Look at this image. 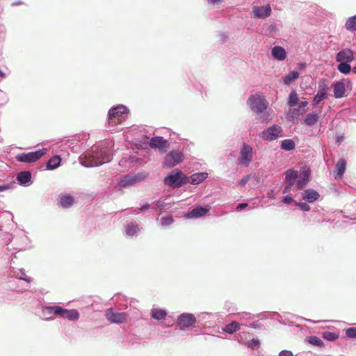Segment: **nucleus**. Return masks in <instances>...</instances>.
<instances>
[{
	"instance_id": "f257e3e1",
	"label": "nucleus",
	"mask_w": 356,
	"mask_h": 356,
	"mask_svg": "<svg viewBox=\"0 0 356 356\" xmlns=\"http://www.w3.org/2000/svg\"><path fill=\"white\" fill-rule=\"evenodd\" d=\"M111 151L107 147H92V152L85 156L83 164L86 167L98 166L111 160Z\"/></svg>"
},
{
	"instance_id": "f03ea898",
	"label": "nucleus",
	"mask_w": 356,
	"mask_h": 356,
	"mask_svg": "<svg viewBox=\"0 0 356 356\" xmlns=\"http://www.w3.org/2000/svg\"><path fill=\"white\" fill-rule=\"evenodd\" d=\"M247 103L254 113L261 115L260 118L262 122L271 119L270 113L266 111L268 103L264 97L257 94L251 95Z\"/></svg>"
},
{
	"instance_id": "7ed1b4c3",
	"label": "nucleus",
	"mask_w": 356,
	"mask_h": 356,
	"mask_svg": "<svg viewBox=\"0 0 356 356\" xmlns=\"http://www.w3.org/2000/svg\"><path fill=\"white\" fill-rule=\"evenodd\" d=\"M187 183V177L181 170L175 169L165 177L164 184L172 188H179Z\"/></svg>"
},
{
	"instance_id": "20e7f679",
	"label": "nucleus",
	"mask_w": 356,
	"mask_h": 356,
	"mask_svg": "<svg viewBox=\"0 0 356 356\" xmlns=\"http://www.w3.org/2000/svg\"><path fill=\"white\" fill-rule=\"evenodd\" d=\"M127 113V108L122 105L111 108L108 111V122L112 125H117L124 120V115Z\"/></svg>"
},
{
	"instance_id": "39448f33",
	"label": "nucleus",
	"mask_w": 356,
	"mask_h": 356,
	"mask_svg": "<svg viewBox=\"0 0 356 356\" xmlns=\"http://www.w3.org/2000/svg\"><path fill=\"white\" fill-rule=\"evenodd\" d=\"M47 309L54 314L70 321L78 320L79 318V314L76 309H67L60 306H51L48 307Z\"/></svg>"
},
{
	"instance_id": "423d86ee",
	"label": "nucleus",
	"mask_w": 356,
	"mask_h": 356,
	"mask_svg": "<svg viewBox=\"0 0 356 356\" xmlns=\"http://www.w3.org/2000/svg\"><path fill=\"white\" fill-rule=\"evenodd\" d=\"M184 154L178 150H173L166 154L163 165L166 168H172L184 160Z\"/></svg>"
},
{
	"instance_id": "0eeeda50",
	"label": "nucleus",
	"mask_w": 356,
	"mask_h": 356,
	"mask_svg": "<svg viewBox=\"0 0 356 356\" xmlns=\"http://www.w3.org/2000/svg\"><path fill=\"white\" fill-rule=\"evenodd\" d=\"M350 85V81L348 79H343L334 82L332 85L334 97L336 99H341L347 96L346 88Z\"/></svg>"
},
{
	"instance_id": "6e6552de",
	"label": "nucleus",
	"mask_w": 356,
	"mask_h": 356,
	"mask_svg": "<svg viewBox=\"0 0 356 356\" xmlns=\"http://www.w3.org/2000/svg\"><path fill=\"white\" fill-rule=\"evenodd\" d=\"M253 159V149L252 147L243 143L241 149L240 150V156L238 158V163L244 167H248Z\"/></svg>"
},
{
	"instance_id": "1a4fd4ad",
	"label": "nucleus",
	"mask_w": 356,
	"mask_h": 356,
	"mask_svg": "<svg viewBox=\"0 0 356 356\" xmlns=\"http://www.w3.org/2000/svg\"><path fill=\"white\" fill-rule=\"evenodd\" d=\"M105 316L110 323L120 324L127 321L128 314L126 312H115L113 308H109L106 311Z\"/></svg>"
},
{
	"instance_id": "9d476101",
	"label": "nucleus",
	"mask_w": 356,
	"mask_h": 356,
	"mask_svg": "<svg viewBox=\"0 0 356 356\" xmlns=\"http://www.w3.org/2000/svg\"><path fill=\"white\" fill-rule=\"evenodd\" d=\"M46 149H39L35 152L22 153L17 156V160L21 162L32 163L41 158L46 152Z\"/></svg>"
},
{
	"instance_id": "9b49d317",
	"label": "nucleus",
	"mask_w": 356,
	"mask_h": 356,
	"mask_svg": "<svg viewBox=\"0 0 356 356\" xmlns=\"http://www.w3.org/2000/svg\"><path fill=\"white\" fill-rule=\"evenodd\" d=\"M282 128L277 125H273L266 130L262 131L261 136L266 140L272 141L282 136Z\"/></svg>"
},
{
	"instance_id": "f8f14e48",
	"label": "nucleus",
	"mask_w": 356,
	"mask_h": 356,
	"mask_svg": "<svg viewBox=\"0 0 356 356\" xmlns=\"http://www.w3.org/2000/svg\"><path fill=\"white\" fill-rule=\"evenodd\" d=\"M149 146L152 148H158L163 152H166L169 148V143L163 137L156 136L151 139Z\"/></svg>"
},
{
	"instance_id": "ddd939ff",
	"label": "nucleus",
	"mask_w": 356,
	"mask_h": 356,
	"mask_svg": "<svg viewBox=\"0 0 356 356\" xmlns=\"http://www.w3.org/2000/svg\"><path fill=\"white\" fill-rule=\"evenodd\" d=\"M336 60L338 63H351L354 60V53L350 49H343L339 51L336 56Z\"/></svg>"
},
{
	"instance_id": "4468645a",
	"label": "nucleus",
	"mask_w": 356,
	"mask_h": 356,
	"mask_svg": "<svg viewBox=\"0 0 356 356\" xmlns=\"http://www.w3.org/2000/svg\"><path fill=\"white\" fill-rule=\"evenodd\" d=\"M144 177L141 175H126L121 179L119 185L123 188H127L136 184L143 180Z\"/></svg>"
},
{
	"instance_id": "2eb2a0df",
	"label": "nucleus",
	"mask_w": 356,
	"mask_h": 356,
	"mask_svg": "<svg viewBox=\"0 0 356 356\" xmlns=\"http://www.w3.org/2000/svg\"><path fill=\"white\" fill-rule=\"evenodd\" d=\"M195 321L196 319L193 314H183L179 316L177 323L179 327L183 329L184 327H188L192 325L195 323Z\"/></svg>"
},
{
	"instance_id": "dca6fc26",
	"label": "nucleus",
	"mask_w": 356,
	"mask_h": 356,
	"mask_svg": "<svg viewBox=\"0 0 356 356\" xmlns=\"http://www.w3.org/2000/svg\"><path fill=\"white\" fill-rule=\"evenodd\" d=\"M298 177V172L293 170H288L286 172V186L284 187V193L289 192L292 186L295 184Z\"/></svg>"
},
{
	"instance_id": "f3484780",
	"label": "nucleus",
	"mask_w": 356,
	"mask_h": 356,
	"mask_svg": "<svg viewBox=\"0 0 356 356\" xmlns=\"http://www.w3.org/2000/svg\"><path fill=\"white\" fill-rule=\"evenodd\" d=\"M209 211L207 207H197L192 211L188 212L185 217L188 218H197L205 216Z\"/></svg>"
},
{
	"instance_id": "a211bd4d",
	"label": "nucleus",
	"mask_w": 356,
	"mask_h": 356,
	"mask_svg": "<svg viewBox=\"0 0 356 356\" xmlns=\"http://www.w3.org/2000/svg\"><path fill=\"white\" fill-rule=\"evenodd\" d=\"M208 177L207 172H198L193 174L190 177H187V183H190L193 185H197L204 181Z\"/></svg>"
},
{
	"instance_id": "6ab92c4d",
	"label": "nucleus",
	"mask_w": 356,
	"mask_h": 356,
	"mask_svg": "<svg viewBox=\"0 0 356 356\" xmlns=\"http://www.w3.org/2000/svg\"><path fill=\"white\" fill-rule=\"evenodd\" d=\"M253 13L254 15L259 18H264L270 15L271 8L270 5H266L261 7H254L253 9Z\"/></svg>"
},
{
	"instance_id": "aec40b11",
	"label": "nucleus",
	"mask_w": 356,
	"mask_h": 356,
	"mask_svg": "<svg viewBox=\"0 0 356 356\" xmlns=\"http://www.w3.org/2000/svg\"><path fill=\"white\" fill-rule=\"evenodd\" d=\"M271 54L273 57L278 60H284L286 57V52L281 46L274 47L272 49Z\"/></svg>"
},
{
	"instance_id": "412c9836",
	"label": "nucleus",
	"mask_w": 356,
	"mask_h": 356,
	"mask_svg": "<svg viewBox=\"0 0 356 356\" xmlns=\"http://www.w3.org/2000/svg\"><path fill=\"white\" fill-rule=\"evenodd\" d=\"M319 193L314 189L305 190L303 193L302 199L309 202H314L319 198Z\"/></svg>"
},
{
	"instance_id": "4be33fe9",
	"label": "nucleus",
	"mask_w": 356,
	"mask_h": 356,
	"mask_svg": "<svg viewBox=\"0 0 356 356\" xmlns=\"http://www.w3.org/2000/svg\"><path fill=\"white\" fill-rule=\"evenodd\" d=\"M59 200L60 206L63 208H68L74 204V197L69 194H60Z\"/></svg>"
},
{
	"instance_id": "5701e85b",
	"label": "nucleus",
	"mask_w": 356,
	"mask_h": 356,
	"mask_svg": "<svg viewBox=\"0 0 356 356\" xmlns=\"http://www.w3.org/2000/svg\"><path fill=\"white\" fill-rule=\"evenodd\" d=\"M346 162L343 159H341L338 161L335 165L334 173L335 177H341L346 170Z\"/></svg>"
},
{
	"instance_id": "b1692460",
	"label": "nucleus",
	"mask_w": 356,
	"mask_h": 356,
	"mask_svg": "<svg viewBox=\"0 0 356 356\" xmlns=\"http://www.w3.org/2000/svg\"><path fill=\"white\" fill-rule=\"evenodd\" d=\"M309 172H304L300 174V179L297 181L296 184V190H300L305 187L307 182L309 181Z\"/></svg>"
},
{
	"instance_id": "393cba45",
	"label": "nucleus",
	"mask_w": 356,
	"mask_h": 356,
	"mask_svg": "<svg viewBox=\"0 0 356 356\" xmlns=\"http://www.w3.org/2000/svg\"><path fill=\"white\" fill-rule=\"evenodd\" d=\"M31 175L29 171H22L17 174V179L21 184H26L31 181Z\"/></svg>"
},
{
	"instance_id": "a878e982",
	"label": "nucleus",
	"mask_w": 356,
	"mask_h": 356,
	"mask_svg": "<svg viewBox=\"0 0 356 356\" xmlns=\"http://www.w3.org/2000/svg\"><path fill=\"white\" fill-rule=\"evenodd\" d=\"M60 158L58 156H54L51 157L47 163V168L53 170L56 168L60 163Z\"/></svg>"
},
{
	"instance_id": "bb28decb",
	"label": "nucleus",
	"mask_w": 356,
	"mask_h": 356,
	"mask_svg": "<svg viewBox=\"0 0 356 356\" xmlns=\"http://www.w3.org/2000/svg\"><path fill=\"white\" fill-rule=\"evenodd\" d=\"M299 73L296 71H293L284 78V84L289 86L292 82H293L296 79H297L299 77Z\"/></svg>"
},
{
	"instance_id": "cd10ccee",
	"label": "nucleus",
	"mask_w": 356,
	"mask_h": 356,
	"mask_svg": "<svg viewBox=\"0 0 356 356\" xmlns=\"http://www.w3.org/2000/svg\"><path fill=\"white\" fill-rule=\"evenodd\" d=\"M319 119V116L316 113H309L305 119V123L307 125L311 126L315 124Z\"/></svg>"
},
{
	"instance_id": "c85d7f7f",
	"label": "nucleus",
	"mask_w": 356,
	"mask_h": 356,
	"mask_svg": "<svg viewBox=\"0 0 356 356\" xmlns=\"http://www.w3.org/2000/svg\"><path fill=\"white\" fill-rule=\"evenodd\" d=\"M296 144L293 140L285 139L281 143V148L282 149L290 151L295 149Z\"/></svg>"
},
{
	"instance_id": "c756f323",
	"label": "nucleus",
	"mask_w": 356,
	"mask_h": 356,
	"mask_svg": "<svg viewBox=\"0 0 356 356\" xmlns=\"http://www.w3.org/2000/svg\"><path fill=\"white\" fill-rule=\"evenodd\" d=\"M167 313L163 309H154L152 311V317L156 320H161L165 318Z\"/></svg>"
},
{
	"instance_id": "7c9ffc66",
	"label": "nucleus",
	"mask_w": 356,
	"mask_h": 356,
	"mask_svg": "<svg viewBox=\"0 0 356 356\" xmlns=\"http://www.w3.org/2000/svg\"><path fill=\"white\" fill-rule=\"evenodd\" d=\"M240 328V325L236 321H232V323L227 325L224 329V330L229 333L232 334L236 331L238 330Z\"/></svg>"
},
{
	"instance_id": "2f4dec72",
	"label": "nucleus",
	"mask_w": 356,
	"mask_h": 356,
	"mask_svg": "<svg viewBox=\"0 0 356 356\" xmlns=\"http://www.w3.org/2000/svg\"><path fill=\"white\" fill-rule=\"evenodd\" d=\"M348 63H349L346 62L340 63L337 66V70L340 72L345 74L350 73V72L351 71V67Z\"/></svg>"
},
{
	"instance_id": "473e14b6",
	"label": "nucleus",
	"mask_w": 356,
	"mask_h": 356,
	"mask_svg": "<svg viewBox=\"0 0 356 356\" xmlns=\"http://www.w3.org/2000/svg\"><path fill=\"white\" fill-rule=\"evenodd\" d=\"M323 337L330 341H334L339 338V334L335 332L326 331L323 332Z\"/></svg>"
},
{
	"instance_id": "72a5a7b5",
	"label": "nucleus",
	"mask_w": 356,
	"mask_h": 356,
	"mask_svg": "<svg viewBox=\"0 0 356 356\" xmlns=\"http://www.w3.org/2000/svg\"><path fill=\"white\" fill-rule=\"evenodd\" d=\"M298 100H299V99H298V94L295 91L291 92L289 95L288 104L290 106H294L298 104Z\"/></svg>"
},
{
	"instance_id": "f704fd0d",
	"label": "nucleus",
	"mask_w": 356,
	"mask_h": 356,
	"mask_svg": "<svg viewBox=\"0 0 356 356\" xmlns=\"http://www.w3.org/2000/svg\"><path fill=\"white\" fill-rule=\"evenodd\" d=\"M308 341L311 344H312L314 346H319V347H322L324 345L323 341L319 337H316V336L309 337Z\"/></svg>"
},
{
	"instance_id": "c9c22d12",
	"label": "nucleus",
	"mask_w": 356,
	"mask_h": 356,
	"mask_svg": "<svg viewBox=\"0 0 356 356\" xmlns=\"http://www.w3.org/2000/svg\"><path fill=\"white\" fill-rule=\"evenodd\" d=\"M247 346L252 350L260 347V341L258 338L252 339L247 343Z\"/></svg>"
},
{
	"instance_id": "e433bc0d",
	"label": "nucleus",
	"mask_w": 356,
	"mask_h": 356,
	"mask_svg": "<svg viewBox=\"0 0 356 356\" xmlns=\"http://www.w3.org/2000/svg\"><path fill=\"white\" fill-rule=\"evenodd\" d=\"M139 231V227L137 225L131 224L127 227V234L129 236L136 234Z\"/></svg>"
},
{
	"instance_id": "4c0bfd02",
	"label": "nucleus",
	"mask_w": 356,
	"mask_h": 356,
	"mask_svg": "<svg viewBox=\"0 0 356 356\" xmlns=\"http://www.w3.org/2000/svg\"><path fill=\"white\" fill-rule=\"evenodd\" d=\"M327 97V93H323L318 91L317 94L314 98V104H318L321 101L325 99Z\"/></svg>"
},
{
	"instance_id": "58836bf2",
	"label": "nucleus",
	"mask_w": 356,
	"mask_h": 356,
	"mask_svg": "<svg viewBox=\"0 0 356 356\" xmlns=\"http://www.w3.org/2000/svg\"><path fill=\"white\" fill-rule=\"evenodd\" d=\"M346 334L349 338H356V327L346 329Z\"/></svg>"
},
{
	"instance_id": "ea45409f",
	"label": "nucleus",
	"mask_w": 356,
	"mask_h": 356,
	"mask_svg": "<svg viewBox=\"0 0 356 356\" xmlns=\"http://www.w3.org/2000/svg\"><path fill=\"white\" fill-rule=\"evenodd\" d=\"M174 222V219L172 216L163 217L161 218V224L163 226L170 225Z\"/></svg>"
},
{
	"instance_id": "a19ab883",
	"label": "nucleus",
	"mask_w": 356,
	"mask_h": 356,
	"mask_svg": "<svg viewBox=\"0 0 356 356\" xmlns=\"http://www.w3.org/2000/svg\"><path fill=\"white\" fill-rule=\"evenodd\" d=\"M250 179V175H245L239 181L238 185L241 186H245Z\"/></svg>"
},
{
	"instance_id": "79ce46f5",
	"label": "nucleus",
	"mask_w": 356,
	"mask_h": 356,
	"mask_svg": "<svg viewBox=\"0 0 356 356\" xmlns=\"http://www.w3.org/2000/svg\"><path fill=\"white\" fill-rule=\"evenodd\" d=\"M327 86L325 83V80L322 83H319L318 84V92H323V93H327L326 92Z\"/></svg>"
},
{
	"instance_id": "37998d69",
	"label": "nucleus",
	"mask_w": 356,
	"mask_h": 356,
	"mask_svg": "<svg viewBox=\"0 0 356 356\" xmlns=\"http://www.w3.org/2000/svg\"><path fill=\"white\" fill-rule=\"evenodd\" d=\"M298 206L303 211H309L310 210V207L307 203H305V202L299 203Z\"/></svg>"
},
{
	"instance_id": "c03bdc74",
	"label": "nucleus",
	"mask_w": 356,
	"mask_h": 356,
	"mask_svg": "<svg viewBox=\"0 0 356 356\" xmlns=\"http://www.w3.org/2000/svg\"><path fill=\"white\" fill-rule=\"evenodd\" d=\"M279 356H293V354L291 351L282 350L280 353Z\"/></svg>"
},
{
	"instance_id": "a18cd8bd",
	"label": "nucleus",
	"mask_w": 356,
	"mask_h": 356,
	"mask_svg": "<svg viewBox=\"0 0 356 356\" xmlns=\"http://www.w3.org/2000/svg\"><path fill=\"white\" fill-rule=\"evenodd\" d=\"M356 24H346V28L347 30L353 31L355 30Z\"/></svg>"
},
{
	"instance_id": "49530a36",
	"label": "nucleus",
	"mask_w": 356,
	"mask_h": 356,
	"mask_svg": "<svg viewBox=\"0 0 356 356\" xmlns=\"http://www.w3.org/2000/svg\"><path fill=\"white\" fill-rule=\"evenodd\" d=\"M293 201V198L290 196H286L283 199V202L286 204H290Z\"/></svg>"
},
{
	"instance_id": "de8ad7c7",
	"label": "nucleus",
	"mask_w": 356,
	"mask_h": 356,
	"mask_svg": "<svg viewBox=\"0 0 356 356\" xmlns=\"http://www.w3.org/2000/svg\"><path fill=\"white\" fill-rule=\"evenodd\" d=\"M248 206V204L247 203H241L237 206L236 209L242 210V209H245Z\"/></svg>"
},
{
	"instance_id": "09e8293b",
	"label": "nucleus",
	"mask_w": 356,
	"mask_h": 356,
	"mask_svg": "<svg viewBox=\"0 0 356 356\" xmlns=\"http://www.w3.org/2000/svg\"><path fill=\"white\" fill-rule=\"evenodd\" d=\"M221 1L222 0H209V2L213 6H218L220 5Z\"/></svg>"
},
{
	"instance_id": "8fccbe9b",
	"label": "nucleus",
	"mask_w": 356,
	"mask_h": 356,
	"mask_svg": "<svg viewBox=\"0 0 356 356\" xmlns=\"http://www.w3.org/2000/svg\"><path fill=\"white\" fill-rule=\"evenodd\" d=\"M9 188H10V186L9 185L0 186V192L6 191V190H8Z\"/></svg>"
},
{
	"instance_id": "3c124183",
	"label": "nucleus",
	"mask_w": 356,
	"mask_h": 356,
	"mask_svg": "<svg viewBox=\"0 0 356 356\" xmlns=\"http://www.w3.org/2000/svg\"><path fill=\"white\" fill-rule=\"evenodd\" d=\"M307 104H308L307 102H301L299 104V107L304 108V107L307 106Z\"/></svg>"
},
{
	"instance_id": "603ef678",
	"label": "nucleus",
	"mask_w": 356,
	"mask_h": 356,
	"mask_svg": "<svg viewBox=\"0 0 356 356\" xmlns=\"http://www.w3.org/2000/svg\"><path fill=\"white\" fill-rule=\"evenodd\" d=\"M348 22H350V23L356 22V15L350 17Z\"/></svg>"
},
{
	"instance_id": "864d4df0",
	"label": "nucleus",
	"mask_w": 356,
	"mask_h": 356,
	"mask_svg": "<svg viewBox=\"0 0 356 356\" xmlns=\"http://www.w3.org/2000/svg\"><path fill=\"white\" fill-rule=\"evenodd\" d=\"M149 207V205L147 204L143 205V206L140 208V210H141V211H144V210H145V209H147Z\"/></svg>"
},
{
	"instance_id": "5fc2aeb1",
	"label": "nucleus",
	"mask_w": 356,
	"mask_h": 356,
	"mask_svg": "<svg viewBox=\"0 0 356 356\" xmlns=\"http://www.w3.org/2000/svg\"><path fill=\"white\" fill-rule=\"evenodd\" d=\"M21 3H22V2H19V1H17V2H15V3H13V5H19V4H21Z\"/></svg>"
},
{
	"instance_id": "6e6d98bb",
	"label": "nucleus",
	"mask_w": 356,
	"mask_h": 356,
	"mask_svg": "<svg viewBox=\"0 0 356 356\" xmlns=\"http://www.w3.org/2000/svg\"><path fill=\"white\" fill-rule=\"evenodd\" d=\"M22 280L28 282H30V279L29 278H22Z\"/></svg>"
},
{
	"instance_id": "4d7b16f0",
	"label": "nucleus",
	"mask_w": 356,
	"mask_h": 356,
	"mask_svg": "<svg viewBox=\"0 0 356 356\" xmlns=\"http://www.w3.org/2000/svg\"><path fill=\"white\" fill-rule=\"evenodd\" d=\"M353 72H354L355 73H356V66H355V67H354V68H353Z\"/></svg>"
},
{
	"instance_id": "13d9d810",
	"label": "nucleus",
	"mask_w": 356,
	"mask_h": 356,
	"mask_svg": "<svg viewBox=\"0 0 356 356\" xmlns=\"http://www.w3.org/2000/svg\"><path fill=\"white\" fill-rule=\"evenodd\" d=\"M355 30H356V26H355Z\"/></svg>"
}]
</instances>
